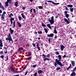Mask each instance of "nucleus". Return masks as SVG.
<instances>
[{
    "instance_id": "obj_1",
    "label": "nucleus",
    "mask_w": 76,
    "mask_h": 76,
    "mask_svg": "<svg viewBox=\"0 0 76 76\" xmlns=\"http://www.w3.org/2000/svg\"><path fill=\"white\" fill-rule=\"evenodd\" d=\"M58 57L59 60H58L57 59H56L55 60L56 62H54V65L56 67L57 66V64L58 63H59V62H60V61H61V55H58Z\"/></svg>"
},
{
    "instance_id": "obj_2",
    "label": "nucleus",
    "mask_w": 76,
    "mask_h": 76,
    "mask_svg": "<svg viewBox=\"0 0 76 76\" xmlns=\"http://www.w3.org/2000/svg\"><path fill=\"white\" fill-rule=\"evenodd\" d=\"M8 37V38H6V39L7 41L8 40V41H9V42H10L11 41L12 43L13 42V41L12 39V37H11V35H10V33H9Z\"/></svg>"
},
{
    "instance_id": "obj_3",
    "label": "nucleus",
    "mask_w": 76,
    "mask_h": 76,
    "mask_svg": "<svg viewBox=\"0 0 76 76\" xmlns=\"http://www.w3.org/2000/svg\"><path fill=\"white\" fill-rule=\"evenodd\" d=\"M42 56H43V57H44V58H45V59H43V60L44 61H45L46 60H48V61H50V60L51 59L50 58H45L46 57V56L45 55H44V54H43L42 55Z\"/></svg>"
},
{
    "instance_id": "obj_4",
    "label": "nucleus",
    "mask_w": 76,
    "mask_h": 76,
    "mask_svg": "<svg viewBox=\"0 0 76 76\" xmlns=\"http://www.w3.org/2000/svg\"><path fill=\"white\" fill-rule=\"evenodd\" d=\"M48 21L50 23V24L51 25H53V24H54V19H49L48 20Z\"/></svg>"
},
{
    "instance_id": "obj_5",
    "label": "nucleus",
    "mask_w": 76,
    "mask_h": 76,
    "mask_svg": "<svg viewBox=\"0 0 76 76\" xmlns=\"http://www.w3.org/2000/svg\"><path fill=\"white\" fill-rule=\"evenodd\" d=\"M54 36V34L51 33L50 34H48L47 35V37H53Z\"/></svg>"
},
{
    "instance_id": "obj_6",
    "label": "nucleus",
    "mask_w": 76,
    "mask_h": 76,
    "mask_svg": "<svg viewBox=\"0 0 76 76\" xmlns=\"http://www.w3.org/2000/svg\"><path fill=\"white\" fill-rule=\"evenodd\" d=\"M57 64H58V65H59V66H60L61 67V66H64V64L63 65L60 62H59L58 63H57Z\"/></svg>"
},
{
    "instance_id": "obj_7",
    "label": "nucleus",
    "mask_w": 76,
    "mask_h": 76,
    "mask_svg": "<svg viewBox=\"0 0 76 76\" xmlns=\"http://www.w3.org/2000/svg\"><path fill=\"white\" fill-rule=\"evenodd\" d=\"M64 48H65V47L63 45H61V51H63L64 50Z\"/></svg>"
},
{
    "instance_id": "obj_8",
    "label": "nucleus",
    "mask_w": 76,
    "mask_h": 76,
    "mask_svg": "<svg viewBox=\"0 0 76 76\" xmlns=\"http://www.w3.org/2000/svg\"><path fill=\"white\" fill-rule=\"evenodd\" d=\"M0 7L2 9V10H4V8L3 7V5L1 4V2H0Z\"/></svg>"
},
{
    "instance_id": "obj_9",
    "label": "nucleus",
    "mask_w": 76,
    "mask_h": 76,
    "mask_svg": "<svg viewBox=\"0 0 76 76\" xmlns=\"http://www.w3.org/2000/svg\"><path fill=\"white\" fill-rule=\"evenodd\" d=\"M64 21L68 24L70 23V19H68V20L67 19H64Z\"/></svg>"
},
{
    "instance_id": "obj_10",
    "label": "nucleus",
    "mask_w": 76,
    "mask_h": 76,
    "mask_svg": "<svg viewBox=\"0 0 76 76\" xmlns=\"http://www.w3.org/2000/svg\"><path fill=\"white\" fill-rule=\"evenodd\" d=\"M37 49H38V50H41V49L40 48H39V44L38 43H37Z\"/></svg>"
},
{
    "instance_id": "obj_11",
    "label": "nucleus",
    "mask_w": 76,
    "mask_h": 76,
    "mask_svg": "<svg viewBox=\"0 0 76 76\" xmlns=\"http://www.w3.org/2000/svg\"><path fill=\"white\" fill-rule=\"evenodd\" d=\"M10 31L11 34H12L13 33V32H14V30H12L11 28H10Z\"/></svg>"
},
{
    "instance_id": "obj_12",
    "label": "nucleus",
    "mask_w": 76,
    "mask_h": 76,
    "mask_svg": "<svg viewBox=\"0 0 76 76\" xmlns=\"http://www.w3.org/2000/svg\"><path fill=\"white\" fill-rule=\"evenodd\" d=\"M4 48H5L6 49V51H4V53L5 54H7V48H6L5 46L4 47Z\"/></svg>"
},
{
    "instance_id": "obj_13",
    "label": "nucleus",
    "mask_w": 76,
    "mask_h": 76,
    "mask_svg": "<svg viewBox=\"0 0 76 76\" xmlns=\"http://www.w3.org/2000/svg\"><path fill=\"white\" fill-rule=\"evenodd\" d=\"M76 75V74L75 72H73L72 73L71 76H75Z\"/></svg>"
},
{
    "instance_id": "obj_14",
    "label": "nucleus",
    "mask_w": 76,
    "mask_h": 76,
    "mask_svg": "<svg viewBox=\"0 0 76 76\" xmlns=\"http://www.w3.org/2000/svg\"><path fill=\"white\" fill-rule=\"evenodd\" d=\"M46 26L47 27L50 28V29H51V26H50V24H48L46 25Z\"/></svg>"
},
{
    "instance_id": "obj_15",
    "label": "nucleus",
    "mask_w": 76,
    "mask_h": 76,
    "mask_svg": "<svg viewBox=\"0 0 76 76\" xmlns=\"http://www.w3.org/2000/svg\"><path fill=\"white\" fill-rule=\"evenodd\" d=\"M10 69H11L12 72H15V69H14L13 67L12 66H11L10 67Z\"/></svg>"
},
{
    "instance_id": "obj_16",
    "label": "nucleus",
    "mask_w": 76,
    "mask_h": 76,
    "mask_svg": "<svg viewBox=\"0 0 76 76\" xmlns=\"http://www.w3.org/2000/svg\"><path fill=\"white\" fill-rule=\"evenodd\" d=\"M71 63L73 66H75V62L74 61H71Z\"/></svg>"
},
{
    "instance_id": "obj_17",
    "label": "nucleus",
    "mask_w": 76,
    "mask_h": 76,
    "mask_svg": "<svg viewBox=\"0 0 76 76\" xmlns=\"http://www.w3.org/2000/svg\"><path fill=\"white\" fill-rule=\"evenodd\" d=\"M21 15L23 19H26V17H25V16L24 15V14H23V13H21Z\"/></svg>"
},
{
    "instance_id": "obj_18",
    "label": "nucleus",
    "mask_w": 76,
    "mask_h": 76,
    "mask_svg": "<svg viewBox=\"0 0 76 76\" xmlns=\"http://www.w3.org/2000/svg\"><path fill=\"white\" fill-rule=\"evenodd\" d=\"M18 1H16L15 2V6L16 7H18Z\"/></svg>"
},
{
    "instance_id": "obj_19",
    "label": "nucleus",
    "mask_w": 76,
    "mask_h": 76,
    "mask_svg": "<svg viewBox=\"0 0 76 76\" xmlns=\"http://www.w3.org/2000/svg\"><path fill=\"white\" fill-rule=\"evenodd\" d=\"M67 6L68 7H71V8L73 7V5L71 4L68 5Z\"/></svg>"
},
{
    "instance_id": "obj_20",
    "label": "nucleus",
    "mask_w": 76,
    "mask_h": 76,
    "mask_svg": "<svg viewBox=\"0 0 76 76\" xmlns=\"http://www.w3.org/2000/svg\"><path fill=\"white\" fill-rule=\"evenodd\" d=\"M1 15V19H4V16L5 15L3 14H2Z\"/></svg>"
},
{
    "instance_id": "obj_21",
    "label": "nucleus",
    "mask_w": 76,
    "mask_h": 76,
    "mask_svg": "<svg viewBox=\"0 0 76 76\" xmlns=\"http://www.w3.org/2000/svg\"><path fill=\"white\" fill-rule=\"evenodd\" d=\"M38 73L39 74H41L42 73V71L41 70H39L38 71Z\"/></svg>"
},
{
    "instance_id": "obj_22",
    "label": "nucleus",
    "mask_w": 76,
    "mask_h": 76,
    "mask_svg": "<svg viewBox=\"0 0 76 76\" xmlns=\"http://www.w3.org/2000/svg\"><path fill=\"white\" fill-rule=\"evenodd\" d=\"M17 23L19 27H21V26H22V25L21 24H20V23H19V22H18Z\"/></svg>"
},
{
    "instance_id": "obj_23",
    "label": "nucleus",
    "mask_w": 76,
    "mask_h": 76,
    "mask_svg": "<svg viewBox=\"0 0 76 76\" xmlns=\"http://www.w3.org/2000/svg\"><path fill=\"white\" fill-rule=\"evenodd\" d=\"M8 3L7 2H5V5H6V6H5V7H8L9 6V4H8Z\"/></svg>"
},
{
    "instance_id": "obj_24",
    "label": "nucleus",
    "mask_w": 76,
    "mask_h": 76,
    "mask_svg": "<svg viewBox=\"0 0 76 76\" xmlns=\"http://www.w3.org/2000/svg\"><path fill=\"white\" fill-rule=\"evenodd\" d=\"M22 48H23V47L19 48L18 50L19 52H20V51L22 50Z\"/></svg>"
},
{
    "instance_id": "obj_25",
    "label": "nucleus",
    "mask_w": 76,
    "mask_h": 76,
    "mask_svg": "<svg viewBox=\"0 0 76 76\" xmlns=\"http://www.w3.org/2000/svg\"><path fill=\"white\" fill-rule=\"evenodd\" d=\"M42 25L43 27H46V25H45L43 23H42Z\"/></svg>"
},
{
    "instance_id": "obj_26",
    "label": "nucleus",
    "mask_w": 76,
    "mask_h": 76,
    "mask_svg": "<svg viewBox=\"0 0 76 76\" xmlns=\"http://www.w3.org/2000/svg\"><path fill=\"white\" fill-rule=\"evenodd\" d=\"M61 68L60 67H57L56 69V70H61Z\"/></svg>"
},
{
    "instance_id": "obj_27",
    "label": "nucleus",
    "mask_w": 76,
    "mask_h": 76,
    "mask_svg": "<svg viewBox=\"0 0 76 76\" xmlns=\"http://www.w3.org/2000/svg\"><path fill=\"white\" fill-rule=\"evenodd\" d=\"M15 21H14L13 22V28H15Z\"/></svg>"
},
{
    "instance_id": "obj_28",
    "label": "nucleus",
    "mask_w": 76,
    "mask_h": 76,
    "mask_svg": "<svg viewBox=\"0 0 76 76\" xmlns=\"http://www.w3.org/2000/svg\"><path fill=\"white\" fill-rule=\"evenodd\" d=\"M47 1L48 2H49L50 3H52L53 4L54 3V2L52 1Z\"/></svg>"
},
{
    "instance_id": "obj_29",
    "label": "nucleus",
    "mask_w": 76,
    "mask_h": 76,
    "mask_svg": "<svg viewBox=\"0 0 76 76\" xmlns=\"http://www.w3.org/2000/svg\"><path fill=\"white\" fill-rule=\"evenodd\" d=\"M70 12H73V8H70Z\"/></svg>"
},
{
    "instance_id": "obj_30",
    "label": "nucleus",
    "mask_w": 76,
    "mask_h": 76,
    "mask_svg": "<svg viewBox=\"0 0 76 76\" xmlns=\"http://www.w3.org/2000/svg\"><path fill=\"white\" fill-rule=\"evenodd\" d=\"M65 16L67 18H68L69 17V15L68 14H66Z\"/></svg>"
},
{
    "instance_id": "obj_31",
    "label": "nucleus",
    "mask_w": 76,
    "mask_h": 76,
    "mask_svg": "<svg viewBox=\"0 0 76 76\" xmlns=\"http://www.w3.org/2000/svg\"><path fill=\"white\" fill-rule=\"evenodd\" d=\"M38 8L40 9H43V7L41 6H39L38 7Z\"/></svg>"
},
{
    "instance_id": "obj_32",
    "label": "nucleus",
    "mask_w": 76,
    "mask_h": 76,
    "mask_svg": "<svg viewBox=\"0 0 76 76\" xmlns=\"http://www.w3.org/2000/svg\"><path fill=\"white\" fill-rule=\"evenodd\" d=\"M44 30L46 33H48V30H47V29L45 28Z\"/></svg>"
},
{
    "instance_id": "obj_33",
    "label": "nucleus",
    "mask_w": 76,
    "mask_h": 76,
    "mask_svg": "<svg viewBox=\"0 0 76 76\" xmlns=\"http://www.w3.org/2000/svg\"><path fill=\"white\" fill-rule=\"evenodd\" d=\"M28 53L29 56H31L32 55V54L31 53V52H28Z\"/></svg>"
},
{
    "instance_id": "obj_34",
    "label": "nucleus",
    "mask_w": 76,
    "mask_h": 76,
    "mask_svg": "<svg viewBox=\"0 0 76 76\" xmlns=\"http://www.w3.org/2000/svg\"><path fill=\"white\" fill-rule=\"evenodd\" d=\"M30 46V45H29V43H28L26 45V47H29Z\"/></svg>"
},
{
    "instance_id": "obj_35",
    "label": "nucleus",
    "mask_w": 76,
    "mask_h": 76,
    "mask_svg": "<svg viewBox=\"0 0 76 76\" xmlns=\"http://www.w3.org/2000/svg\"><path fill=\"white\" fill-rule=\"evenodd\" d=\"M12 20H14V19H10V21H11V24H13V22Z\"/></svg>"
},
{
    "instance_id": "obj_36",
    "label": "nucleus",
    "mask_w": 76,
    "mask_h": 76,
    "mask_svg": "<svg viewBox=\"0 0 76 76\" xmlns=\"http://www.w3.org/2000/svg\"><path fill=\"white\" fill-rule=\"evenodd\" d=\"M38 34H42V31H38Z\"/></svg>"
},
{
    "instance_id": "obj_37",
    "label": "nucleus",
    "mask_w": 76,
    "mask_h": 76,
    "mask_svg": "<svg viewBox=\"0 0 76 76\" xmlns=\"http://www.w3.org/2000/svg\"><path fill=\"white\" fill-rule=\"evenodd\" d=\"M46 56L47 57V58H50V54H48Z\"/></svg>"
},
{
    "instance_id": "obj_38",
    "label": "nucleus",
    "mask_w": 76,
    "mask_h": 76,
    "mask_svg": "<svg viewBox=\"0 0 76 76\" xmlns=\"http://www.w3.org/2000/svg\"><path fill=\"white\" fill-rule=\"evenodd\" d=\"M53 4H55V5H58V4H60V3H55L54 2H53Z\"/></svg>"
},
{
    "instance_id": "obj_39",
    "label": "nucleus",
    "mask_w": 76,
    "mask_h": 76,
    "mask_svg": "<svg viewBox=\"0 0 76 76\" xmlns=\"http://www.w3.org/2000/svg\"><path fill=\"white\" fill-rule=\"evenodd\" d=\"M7 59H5V61H7V60H9V57L8 56H7Z\"/></svg>"
},
{
    "instance_id": "obj_40",
    "label": "nucleus",
    "mask_w": 76,
    "mask_h": 76,
    "mask_svg": "<svg viewBox=\"0 0 76 76\" xmlns=\"http://www.w3.org/2000/svg\"><path fill=\"white\" fill-rule=\"evenodd\" d=\"M56 54L57 55H59V54H60V53H59V52H58V51L56 52Z\"/></svg>"
},
{
    "instance_id": "obj_41",
    "label": "nucleus",
    "mask_w": 76,
    "mask_h": 76,
    "mask_svg": "<svg viewBox=\"0 0 76 76\" xmlns=\"http://www.w3.org/2000/svg\"><path fill=\"white\" fill-rule=\"evenodd\" d=\"M54 32L55 34H57V31H56V30H54Z\"/></svg>"
},
{
    "instance_id": "obj_42",
    "label": "nucleus",
    "mask_w": 76,
    "mask_h": 76,
    "mask_svg": "<svg viewBox=\"0 0 76 76\" xmlns=\"http://www.w3.org/2000/svg\"><path fill=\"white\" fill-rule=\"evenodd\" d=\"M22 9L23 10H25V9H26V7H22Z\"/></svg>"
},
{
    "instance_id": "obj_43",
    "label": "nucleus",
    "mask_w": 76,
    "mask_h": 76,
    "mask_svg": "<svg viewBox=\"0 0 76 76\" xmlns=\"http://www.w3.org/2000/svg\"><path fill=\"white\" fill-rule=\"evenodd\" d=\"M23 37H21V38H20V41H22V40H23Z\"/></svg>"
},
{
    "instance_id": "obj_44",
    "label": "nucleus",
    "mask_w": 76,
    "mask_h": 76,
    "mask_svg": "<svg viewBox=\"0 0 76 76\" xmlns=\"http://www.w3.org/2000/svg\"><path fill=\"white\" fill-rule=\"evenodd\" d=\"M3 43H0V47H3Z\"/></svg>"
},
{
    "instance_id": "obj_45",
    "label": "nucleus",
    "mask_w": 76,
    "mask_h": 76,
    "mask_svg": "<svg viewBox=\"0 0 76 76\" xmlns=\"http://www.w3.org/2000/svg\"><path fill=\"white\" fill-rule=\"evenodd\" d=\"M18 18L19 19H22V17H20V16H18Z\"/></svg>"
},
{
    "instance_id": "obj_46",
    "label": "nucleus",
    "mask_w": 76,
    "mask_h": 76,
    "mask_svg": "<svg viewBox=\"0 0 76 76\" xmlns=\"http://www.w3.org/2000/svg\"><path fill=\"white\" fill-rule=\"evenodd\" d=\"M0 57L1 58H4V56H3V55H2L0 56Z\"/></svg>"
},
{
    "instance_id": "obj_47",
    "label": "nucleus",
    "mask_w": 76,
    "mask_h": 76,
    "mask_svg": "<svg viewBox=\"0 0 76 76\" xmlns=\"http://www.w3.org/2000/svg\"><path fill=\"white\" fill-rule=\"evenodd\" d=\"M37 64H35V65H34L33 66V67L34 68H35V67H36V66H37Z\"/></svg>"
},
{
    "instance_id": "obj_48",
    "label": "nucleus",
    "mask_w": 76,
    "mask_h": 76,
    "mask_svg": "<svg viewBox=\"0 0 76 76\" xmlns=\"http://www.w3.org/2000/svg\"><path fill=\"white\" fill-rule=\"evenodd\" d=\"M37 72H36L34 74V76H37Z\"/></svg>"
},
{
    "instance_id": "obj_49",
    "label": "nucleus",
    "mask_w": 76,
    "mask_h": 76,
    "mask_svg": "<svg viewBox=\"0 0 76 76\" xmlns=\"http://www.w3.org/2000/svg\"><path fill=\"white\" fill-rule=\"evenodd\" d=\"M4 54V53H3V51H1L0 52V54Z\"/></svg>"
},
{
    "instance_id": "obj_50",
    "label": "nucleus",
    "mask_w": 76,
    "mask_h": 76,
    "mask_svg": "<svg viewBox=\"0 0 76 76\" xmlns=\"http://www.w3.org/2000/svg\"><path fill=\"white\" fill-rule=\"evenodd\" d=\"M51 40V38H49V39H48V41L50 43V44L51 43L50 42V41Z\"/></svg>"
},
{
    "instance_id": "obj_51",
    "label": "nucleus",
    "mask_w": 76,
    "mask_h": 76,
    "mask_svg": "<svg viewBox=\"0 0 76 76\" xmlns=\"http://www.w3.org/2000/svg\"><path fill=\"white\" fill-rule=\"evenodd\" d=\"M28 73V71H27L26 72L25 74V75H27V73Z\"/></svg>"
},
{
    "instance_id": "obj_52",
    "label": "nucleus",
    "mask_w": 76,
    "mask_h": 76,
    "mask_svg": "<svg viewBox=\"0 0 76 76\" xmlns=\"http://www.w3.org/2000/svg\"><path fill=\"white\" fill-rule=\"evenodd\" d=\"M33 11L35 13H36V10H35V9H33Z\"/></svg>"
},
{
    "instance_id": "obj_53",
    "label": "nucleus",
    "mask_w": 76,
    "mask_h": 76,
    "mask_svg": "<svg viewBox=\"0 0 76 76\" xmlns=\"http://www.w3.org/2000/svg\"><path fill=\"white\" fill-rule=\"evenodd\" d=\"M63 57L64 58H66V54H65V55H64L63 56Z\"/></svg>"
},
{
    "instance_id": "obj_54",
    "label": "nucleus",
    "mask_w": 76,
    "mask_h": 76,
    "mask_svg": "<svg viewBox=\"0 0 76 76\" xmlns=\"http://www.w3.org/2000/svg\"><path fill=\"white\" fill-rule=\"evenodd\" d=\"M5 14H6V12L4 11L3 12V14H2L4 15H4Z\"/></svg>"
},
{
    "instance_id": "obj_55",
    "label": "nucleus",
    "mask_w": 76,
    "mask_h": 76,
    "mask_svg": "<svg viewBox=\"0 0 76 76\" xmlns=\"http://www.w3.org/2000/svg\"><path fill=\"white\" fill-rule=\"evenodd\" d=\"M70 69V67H69L67 68L66 70H69V69Z\"/></svg>"
},
{
    "instance_id": "obj_56",
    "label": "nucleus",
    "mask_w": 76,
    "mask_h": 76,
    "mask_svg": "<svg viewBox=\"0 0 76 76\" xmlns=\"http://www.w3.org/2000/svg\"><path fill=\"white\" fill-rule=\"evenodd\" d=\"M3 41H2V40H0V44L2 43Z\"/></svg>"
},
{
    "instance_id": "obj_57",
    "label": "nucleus",
    "mask_w": 76,
    "mask_h": 76,
    "mask_svg": "<svg viewBox=\"0 0 76 76\" xmlns=\"http://www.w3.org/2000/svg\"><path fill=\"white\" fill-rule=\"evenodd\" d=\"M31 58H32V57H28V60H31Z\"/></svg>"
},
{
    "instance_id": "obj_58",
    "label": "nucleus",
    "mask_w": 76,
    "mask_h": 76,
    "mask_svg": "<svg viewBox=\"0 0 76 76\" xmlns=\"http://www.w3.org/2000/svg\"><path fill=\"white\" fill-rule=\"evenodd\" d=\"M32 10H33V9H31L30 10V13H32Z\"/></svg>"
},
{
    "instance_id": "obj_59",
    "label": "nucleus",
    "mask_w": 76,
    "mask_h": 76,
    "mask_svg": "<svg viewBox=\"0 0 76 76\" xmlns=\"http://www.w3.org/2000/svg\"><path fill=\"white\" fill-rule=\"evenodd\" d=\"M10 1V0H7V1L6 2L9 3Z\"/></svg>"
},
{
    "instance_id": "obj_60",
    "label": "nucleus",
    "mask_w": 76,
    "mask_h": 76,
    "mask_svg": "<svg viewBox=\"0 0 76 76\" xmlns=\"http://www.w3.org/2000/svg\"><path fill=\"white\" fill-rule=\"evenodd\" d=\"M66 10H69V9H68V8H67V7H66L65 8Z\"/></svg>"
},
{
    "instance_id": "obj_61",
    "label": "nucleus",
    "mask_w": 76,
    "mask_h": 76,
    "mask_svg": "<svg viewBox=\"0 0 76 76\" xmlns=\"http://www.w3.org/2000/svg\"><path fill=\"white\" fill-rule=\"evenodd\" d=\"M15 72H17V73H20V71H15Z\"/></svg>"
},
{
    "instance_id": "obj_62",
    "label": "nucleus",
    "mask_w": 76,
    "mask_h": 76,
    "mask_svg": "<svg viewBox=\"0 0 76 76\" xmlns=\"http://www.w3.org/2000/svg\"><path fill=\"white\" fill-rule=\"evenodd\" d=\"M32 45H33V46H34V47H35V44L33 43L32 44Z\"/></svg>"
},
{
    "instance_id": "obj_63",
    "label": "nucleus",
    "mask_w": 76,
    "mask_h": 76,
    "mask_svg": "<svg viewBox=\"0 0 76 76\" xmlns=\"http://www.w3.org/2000/svg\"><path fill=\"white\" fill-rule=\"evenodd\" d=\"M9 2V4H11V3H12V0H10V2Z\"/></svg>"
},
{
    "instance_id": "obj_64",
    "label": "nucleus",
    "mask_w": 76,
    "mask_h": 76,
    "mask_svg": "<svg viewBox=\"0 0 76 76\" xmlns=\"http://www.w3.org/2000/svg\"><path fill=\"white\" fill-rule=\"evenodd\" d=\"M67 11H65L64 12V13H65V14H67Z\"/></svg>"
}]
</instances>
